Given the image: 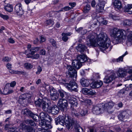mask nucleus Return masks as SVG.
I'll use <instances>...</instances> for the list:
<instances>
[{"label": "nucleus", "mask_w": 132, "mask_h": 132, "mask_svg": "<svg viewBox=\"0 0 132 132\" xmlns=\"http://www.w3.org/2000/svg\"><path fill=\"white\" fill-rule=\"evenodd\" d=\"M90 44L95 47L98 46L104 49H109L110 51L112 49V46L110 45V41L105 33L102 32L98 35L94 33H92L88 36Z\"/></svg>", "instance_id": "f257e3e1"}, {"label": "nucleus", "mask_w": 132, "mask_h": 132, "mask_svg": "<svg viewBox=\"0 0 132 132\" xmlns=\"http://www.w3.org/2000/svg\"><path fill=\"white\" fill-rule=\"evenodd\" d=\"M67 68L69 71L71 72H69L70 74V77H69V79L71 80L73 79V80L71 81L69 84L67 83H63L65 86L69 90L71 91H74L77 92V86L75 82L76 80L77 75V71L74 69L73 67L70 66L68 65L67 67Z\"/></svg>", "instance_id": "f03ea898"}, {"label": "nucleus", "mask_w": 132, "mask_h": 132, "mask_svg": "<svg viewBox=\"0 0 132 132\" xmlns=\"http://www.w3.org/2000/svg\"><path fill=\"white\" fill-rule=\"evenodd\" d=\"M128 31L123 29H119L117 28H113L111 32V36L114 38L113 42L115 44H118L123 40L126 38Z\"/></svg>", "instance_id": "7ed1b4c3"}, {"label": "nucleus", "mask_w": 132, "mask_h": 132, "mask_svg": "<svg viewBox=\"0 0 132 132\" xmlns=\"http://www.w3.org/2000/svg\"><path fill=\"white\" fill-rule=\"evenodd\" d=\"M39 119L41 120L39 122V125L44 129H50L52 128L50 124H46V122L48 121L50 122L52 120V118L47 114L44 112H41L39 115Z\"/></svg>", "instance_id": "20e7f679"}, {"label": "nucleus", "mask_w": 132, "mask_h": 132, "mask_svg": "<svg viewBox=\"0 0 132 132\" xmlns=\"http://www.w3.org/2000/svg\"><path fill=\"white\" fill-rule=\"evenodd\" d=\"M55 120L56 125L59 123L63 126H65L68 128H69L74 123L73 120L67 115H65L64 117L62 116H60L55 118Z\"/></svg>", "instance_id": "39448f33"}, {"label": "nucleus", "mask_w": 132, "mask_h": 132, "mask_svg": "<svg viewBox=\"0 0 132 132\" xmlns=\"http://www.w3.org/2000/svg\"><path fill=\"white\" fill-rule=\"evenodd\" d=\"M106 0H93L91 2L92 7H95L96 6V9L98 12L101 11V10L103 9L105 4L106 3Z\"/></svg>", "instance_id": "423d86ee"}, {"label": "nucleus", "mask_w": 132, "mask_h": 132, "mask_svg": "<svg viewBox=\"0 0 132 132\" xmlns=\"http://www.w3.org/2000/svg\"><path fill=\"white\" fill-rule=\"evenodd\" d=\"M106 73L108 75L106 76L103 79V82L105 83L108 84L113 79L117 78L113 71L108 70L106 72Z\"/></svg>", "instance_id": "0eeeda50"}, {"label": "nucleus", "mask_w": 132, "mask_h": 132, "mask_svg": "<svg viewBox=\"0 0 132 132\" xmlns=\"http://www.w3.org/2000/svg\"><path fill=\"white\" fill-rule=\"evenodd\" d=\"M28 49L26 50L25 54L27 56L29 54L33 55L35 53L38 51L40 48V47H31L30 45H28L27 46Z\"/></svg>", "instance_id": "6e6552de"}, {"label": "nucleus", "mask_w": 132, "mask_h": 132, "mask_svg": "<svg viewBox=\"0 0 132 132\" xmlns=\"http://www.w3.org/2000/svg\"><path fill=\"white\" fill-rule=\"evenodd\" d=\"M57 105L62 110H64L67 109L68 103L66 100L60 98L57 102Z\"/></svg>", "instance_id": "1a4fd4ad"}, {"label": "nucleus", "mask_w": 132, "mask_h": 132, "mask_svg": "<svg viewBox=\"0 0 132 132\" xmlns=\"http://www.w3.org/2000/svg\"><path fill=\"white\" fill-rule=\"evenodd\" d=\"M27 131L28 132H35L34 128L28 125L22 123L21 124L20 126V130Z\"/></svg>", "instance_id": "9d476101"}, {"label": "nucleus", "mask_w": 132, "mask_h": 132, "mask_svg": "<svg viewBox=\"0 0 132 132\" xmlns=\"http://www.w3.org/2000/svg\"><path fill=\"white\" fill-rule=\"evenodd\" d=\"M15 12L17 15H23L24 13V11L22 8V5L20 3L16 4L14 7Z\"/></svg>", "instance_id": "9b49d317"}, {"label": "nucleus", "mask_w": 132, "mask_h": 132, "mask_svg": "<svg viewBox=\"0 0 132 132\" xmlns=\"http://www.w3.org/2000/svg\"><path fill=\"white\" fill-rule=\"evenodd\" d=\"M117 76L119 78H124L127 75V73L125 69L122 68H119L116 72Z\"/></svg>", "instance_id": "f8f14e48"}, {"label": "nucleus", "mask_w": 132, "mask_h": 132, "mask_svg": "<svg viewBox=\"0 0 132 132\" xmlns=\"http://www.w3.org/2000/svg\"><path fill=\"white\" fill-rule=\"evenodd\" d=\"M50 90L51 99L54 101L57 99L59 98V95L56 90L52 88L50 89Z\"/></svg>", "instance_id": "ddd939ff"}, {"label": "nucleus", "mask_w": 132, "mask_h": 132, "mask_svg": "<svg viewBox=\"0 0 132 132\" xmlns=\"http://www.w3.org/2000/svg\"><path fill=\"white\" fill-rule=\"evenodd\" d=\"M102 105L100 104L94 107L93 112L94 114H99L102 111Z\"/></svg>", "instance_id": "4468645a"}, {"label": "nucleus", "mask_w": 132, "mask_h": 132, "mask_svg": "<svg viewBox=\"0 0 132 132\" xmlns=\"http://www.w3.org/2000/svg\"><path fill=\"white\" fill-rule=\"evenodd\" d=\"M114 105V103L112 102H109L105 104L104 106V110H107L108 112L110 113H112V111H108Z\"/></svg>", "instance_id": "2eb2a0df"}, {"label": "nucleus", "mask_w": 132, "mask_h": 132, "mask_svg": "<svg viewBox=\"0 0 132 132\" xmlns=\"http://www.w3.org/2000/svg\"><path fill=\"white\" fill-rule=\"evenodd\" d=\"M103 84L102 81L100 80L93 82L90 84V87L92 88H98L102 86Z\"/></svg>", "instance_id": "dca6fc26"}, {"label": "nucleus", "mask_w": 132, "mask_h": 132, "mask_svg": "<svg viewBox=\"0 0 132 132\" xmlns=\"http://www.w3.org/2000/svg\"><path fill=\"white\" fill-rule=\"evenodd\" d=\"M96 92L94 90H90L89 89L86 88H83V94L85 95H95Z\"/></svg>", "instance_id": "f3484780"}, {"label": "nucleus", "mask_w": 132, "mask_h": 132, "mask_svg": "<svg viewBox=\"0 0 132 132\" xmlns=\"http://www.w3.org/2000/svg\"><path fill=\"white\" fill-rule=\"evenodd\" d=\"M69 102L71 105V106H72L73 107H77L78 105L76 98L73 97H70L69 99Z\"/></svg>", "instance_id": "a211bd4d"}, {"label": "nucleus", "mask_w": 132, "mask_h": 132, "mask_svg": "<svg viewBox=\"0 0 132 132\" xmlns=\"http://www.w3.org/2000/svg\"><path fill=\"white\" fill-rule=\"evenodd\" d=\"M72 65L76 69H78L82 66L81 62L76 60H74L72 63Z\"/></svg>", "instance_id": "6ab92c4d"}, {"label": "nucleus", "mask_w": 132, "mask_h": 132, "mask_svg": "<svg viewBox=\"0 0 132 132\" xmlns=\"http://www.w3.org/2000/svg\"><path fill=\"white\" fill-rule=\"evenodd\" d=\"M128 114L126 111H123L120 113L118 115V118L120 120L122 121L123 119L127 118Z\"/></svg>", "instance_id": "aec40b11"}, {"label": "nucleus", "mask_w": 132, "mask_h": 132, "mask_svg": "<svg viewBox=\"0 0 132 132\" xmlns=\"http://www.w3.org/2000/svg\"><path fill=\"white\" fill-rule=\"evenodd\" d=\"M51 109V113L52 114L56 115L59 113V109L56 105L52 107Z\"/></svg>", "instance_id": "412c9836"}, {"label": "nucleus", "mask_w": 132, "mask_h": 132, "mask_svg": "<svg viewBox=\"0 0 132 132\" xmlns=\"http://www.w3.org/2000/svg\"><path fill=\"white\" fill-rule=\"evenodd\" d=\"M126 31H128V32H127V34H128L127 37V42L132 43V31H130L129 29H127Z\"/></svg>", "instance_id": "4be33fe9"}, {"label": "nucleus", "mask_w": 132, "mask_h": 132, "mask_svg": "<svg viewBox=\"0 0 132 132\" xmlns=\"http://www.w3.org/2000/svg\"><path fill=\"white\" fill-rule=\"evenodd\" d=\"M22 113L24 116H31V115H32V113L27 109H24L23 110Z\"/></svg>", "instance_id": "5701e85b"}, {"label": "nucleus", "mask_w": 132, "mask_h": 132, "mask_svg": "<svg viewBox=\"0 0 132 132\" xmlns=\"http://www.w3.org/2000/svg\"><path fill=\"white\" fill-rule=\"evenodd\" d=\"M114 5L115 8L120 9L122 7V5L120 1L118 0H115Z\"/></svg>", "instance_id": "b1692460"}, {"label": "nucleus", "mask_w": 132, "mask_h": 132, "mask_svg": "<svg viewBox=\"0 0 132 132\" xmlns=\"http://www.w3.org/2000/svg\"><path fill=\"white\" fill-rule=\"evenodd\" d=\"M125 11L127 12H129V14H132V4H128L125 6Z\"/></svg>", "instance_id": "393cba45"}, {"label": "nucleus", "mask_w": 132, "mask_h": 132, "mask_svg": "<svg viewBox=\"0 0 132 132\" xmlns=\"http://www.w3.org/2000/svg\"><path fill=\"white\" fill-rule=\"evenodd\" d=\"M25 123L27 124H30L31 126L35 127L36 128H37L36 123L31 120H27L24 121Z\"/></svg>", "instance_id": "a878e982"}, {"label": "nucleus", "mask_w": 132, "mask_h": 132, "mask_svg": "<svg viewBox=\"0 0 132 132\" xmlns=\"http://www.w3.org/2000/svg\"><path fill=\"white\" fill-rule=\"evenodd\" d=\"M42 105V108L43 110L45 112H47L48 111V110L49 109V107L48 104L47 103L44 102H43Z\"/></svg>", "instance_id": "bb28decb"}, {"label": "nucleus", "mask_w": 132, "mask_h": 132, "mask_svg": "<svg viewBox=\"0 0 132 132\" xmlns=\"http://www.w3.org/2000/svg\"><path fill=\"white\" fill-rule=\"evenodd\" d=\"M4 9L8 12H11L13 11V6L10 4H7L4 7Z\"/></svg>", "instance_id": "cd10ccee"}, {"label": "nucleus", "mask_w": 132, "mask_h": 132, "mask_svg": "<svg viewBox=\"0 0 132 132\" xmlns=\"http://www.w3.org/2000/svg\"><path fill=\"white\" fill-rule=\"evenodd\" d=\"M71 114L72 116L77 117L79 118L80 115L77 113V111L75 110L73 107L72 106H71Z\"/></svg>", "instance_id": "c85d7f7f"}, {"label": "nucleus", "mask_w": 132, "mask_h": 132, "mask_svg": "<svg viewBox=\"0 0 132 132\" xmlns=\"http://www.w3.org/2000/svg\"><path fill=\"white\" fill-rule=\"evenodd\" d=\"M10 73L12 74H16L19 75L24 74V72L22 71H16L12 70H9Z\"/></svg>", "instance_id": "c756f323"}, {"label": "nucleus", "mask_w": 132, "mask_h": 132, "mask_svg": "<svg viewBox=\"0 0 132 132\" xmlns=\"http://www.w3.org/2000/svg\"><path fill=\"white\" fill-rule=\"evenodd\" d=\"M10 88L9 83H7L5 87L4 90L3 91V94L5 95H8V89Z\"/></svg>", "instance_id": "7c9ffc66"}, {"label": "nucleus", "mask_w": 132, "mask_h": 132, "mask_svg": "<svg viewBox=\"0 0 132 132\" xmlns=\"http://www.w3.org/2000/svg\"><path fill=\"white\" fill-rule=\"evenodd\" d=\"M123 24L125 26H129L132 23V20H131L127 19L123 21Z\"/></svg>", "instance_id": "2f4dec72"}, {"label": "nucleus", "mask_w": 132, "mask_h": 132, "mask_svg": "<svg viewBox=\"0 0 132 132\" xmlns=\"http://www.w3.org/2000/svg\"><path fill=\"white\" fill-rule=\"evenodd\" d=\"M71 9V8H70V7H69L68 6H65L63 8H62L61 10H60L57 11H55V13L56 12L59 13L60 12L64 11L63 10H64V11H66L70 10Z\"/></svg>", "instance_id": "473e14b6"}, {"label": "nucleus", "mask_w": 132, "mask_h": 132, "mask_svg": "<svg viewBox=\"0 0 132 132\" xmlns=\"http://www.w3.org/2000/svg\"><path fill=\"white\" fill-rule=\"evenodd\" d=\"M90 6L88 4H87L84 7V10H83V12L85 13H88L90 9Z\"/></svg>", "instance_id": "72a5a7b5"}, {"label": "nucleus", "mask_w": 132, "mask_h": 132, "mask_svg": "<svg viewBox=\"0 0 132 132\" xmlns=\"http://www.w3.org/2000/svg\"><path fill=\"white\" fill-rule=\"evenodd\" d=\"M44 102L42 99L39 98L37 100L35 101V103L38 106H40L41 105H42Z\"/></svg>", "instance_id": "f704fd0d"}, {"label": "nucleus", "mask_w": 132, "mask_h": 132, "mask_svg": "<svg viewBox=\"0 0 132 132\" xmlns=\"http://www.w3.org/2000/svg\"><path fill=\"white\" fill-rule=\"evenodd\" d=\"M89 80H88L85 79L83 78V87H87L89 86Z\"/></svg>", "instance_id": "c9c22d12"}, {"label": "nucleus", "mask_w": 132, "mask_h": 132, "mask_svg": "<svg viewBox=\"0 0 132 132\" xmlns=\"http://www.w3.org/2000/svg\"><path fill=\"white\" fill-rule=\"evenodd\" d=\"M90 60L89 59L85 54H83V63L84 62H90Z\"/></svg>", "instance_id": "e433bc0d"}, {"label": "nucleus", "mask_w": 132, "mask_h": 132, "mask_svg": "<svg viewBox=\"0 0 132 132\" xmlns=\"http://www.w3.org/2000/svg\"><path fill=\"white\" fill-rule=\"evenodd\" d=\"M128 54V52L126 51L124 54L123 55L119 57L118 59L116 60L117 61V62H119L120 61H123V57L125 56L126 55Z\"/></svg>", "instance_id": "4c0bfd02"}, {"label": "nucleus", "mask_w": 132, "mask_h": 132, "mask_svg": "<svg viewBox=\"0 0 132 132\" xmlns=\"http://www.w3.org/2000/svg\"><path fill=\"white\" fill-rule=\"evenodd\" d=\"M58 92L59 94L60 95L61 98H63L64 96L65 95H67V93L63 90H59Z\"/></svg>", "instance_id": "58836bf2"}, {"label": "nucleus", "mask_w": 132, "mask_h": 132, "mask_svg": "<svg viewBox=\"0 0 132 132\" xmlns=\"http://www.w3.org/2000/svg\"><path fill=\"white\" fill-rule=\"evenodd\" d=\"M32 55V56H31L30 55H28L27 56L28 58H31L32 59H38L40 57L39 55L38 54H36L34 56L33 55Z\"/></svg>", "instance_id": "ea45409f"}, {"label": "nucleus", "mask_w": 132, "mask_h": 132, "mask_svg": "<svg viewBox=\"0 0 132 132\" xmlns=\"http://www.w3.org/2000/svg\"><path fill=\"white\" fill-rule=\"evenodd\" d=\"M76 49L78 52H81L82 51V44H79L78 46L76 47Z\"/></svg>", "instance_id": "a19ab883"}, {"label": "nucleus", "mask_w": 132, "mask_h": 132, "mask_svg": "<svg viewBox=\"0 0 132 132\" xmlns=\"http://www.w3.org/2000/svg\"><path fill=\"white\" fill-rule=\"evenodd\" d=\"M0 16L4 20H7L9 19V16L6 14H3L2 13H0Z\"/></svg>", "instance_id": "79ce46f5"}, {"label": "nucleus", "mask_w": 132, "mask_h": 132, "mask_svg": "<svg viewBox=\"0 0 132 132\" xmlns=\"http://www.w3.org/2000/svg\"><path fill=\"white\" fill-rule=\"evenodd\" d=\"M24 67L27 69H31L32 67V65L29 63H25L24 64Z\"/></svg>", "instance_id": "37998d69"}, {"label": "nucleus", "mask_w": 132, "mask_h": 132, "mask_svg": "<svg viewBox=\"0 0 132 132\" xmlns=\"http://www.w3.org/2000/svg\"><path fill=\"white\" fill-rule=\"evenodd\" d=\"M50 42L52 46L54 47H56V42L53 39H51L50 40Z\"/></svg>", "instance_id": "c03bdc74"}, {"label": "nucleus", "mask_w": 132, "mask_h": 132, "mask_svg": "<svg viewBox=\"0 0 132 132\" xmlns=\"http://www.w3.org/2000/svg\"><path fill=\"white\" fill-rule=\"evenodd\" d=\"M125 69L127 73H128L130 74L132 73V67H128L127 69Z\"/></svg>", "instance_id": "a18cd8bd"}, {"label": "nucleus", "mask_w": 132, "mask_h": 132, "mask_svg": "<svg viewBox=\"0 0 132 132\" xmlns=\"http://www.w3.org/2000/svg\"><path fill=\"white\" fill-rule=\"evenodd\" d=\"M27 97V96L26 94H22L19 97V100H24Z\"/></svg>", "instance_id": "49530a36"}, {"label": "nucleus", "mask_w": 132, "mask_h": 132, "mask_svg": "<svg viewBox=\"0 0 132 132\" xmlns=\"http://www.w3.org/2000/svg\"><path fill=\"white\" fill-rule=\"evenodd\" d=\"M109 16L110 18H112V19L114 20H117L118 19L117 18V17L116 16L114 15L113 14L110 13L109 14Z\"/></svg>", "instance_id": "de8ad7c7"}, {"label": "nucleus", "mask_w": 132, "mask_h": 132, "mask_svg": "<svg viewBox=\"0 0 132 132\" xmlns=\"http://www.w3.org/2000/svg\"><path fill=\"white\" fill-rule=\"evenodd\" d=\"M125 93V90L123 89H121L118 93V95L120 97H121Z\"/></svg>", "instance_id": "09e8293b"}, {"label": "nucleus", "mask_w": 132, "mask_h": 132, "mask_svg": "<svg viewBox=\"0 0 132 132\" xmlns=\"http://www.w3.org/2000/svg\"><path fill=\"white\" fill-rule=\"evenodd\" d=\"M11 58L8 57L6 56L3 57L2 59V61L4 62H8L11 61Z\"/></svg>", "instance_id": "8fccbe9b"}, {"label": "nucleus", "mask_w": 132, "mask_h": 132, "mask_svg": "<svg viewBox=\"0 0 132 132\" xmlns=\"http://www.w3.org/2000/svg\"><path fill=\"white\" fill-rule=\"evenodd\" d=\"M62 35L63 36L62 37V40L64 42H66L68 39V37L66 36H65L64 33H63L62 34Z\"/></svg>", "instance_id": "3c124183"}, {"label": "nucleus", "mask_w": 132, "mask_h": 132, "mask_svg": "<svg viewBox=\"0 0 132 132\" xmlns=\"http://www.w3.org/2000/svg\"><path fill=\"white\" fill-rule=\"evenodd\" d=\"M93 79H99L100 78V76L99 74L98 73H94L93 75Z\"/></svg>", "instance_id": "603ef678"}, {"label": "nucleus", "mask_w": 132, "mask_h": 132, "mask_svg": "<svg viewBox=\"0 0 132 132\" xmlns=\"http://www.w3.org/2000/svg\"><path fill=\"white\" fill-rule=\"evenodd\" d=\"M32 115L31 116V117L35 120H37L38 118L39 119V116L36 114H35L33 113H32Z\"/></svg>", "instance_id": "864d4df0"}, {"label": "nucleus", "mask_w": 132, "mask_h": 132, "mask_svg": "<svg viewBox=\"0 0 132 132\" xmlns=\"http://www.w3.org/2000/svg\"><path fill=\"white\" fill-rule=\"evenodd\" d=\"M46 23L47 25H50L51 24L52 25L54 24V22L52 20L50 19L46 21Z\"/></svg>", "instance_id": "5fc2aeb1"}, {"label": "nucleus", "mask_w": 132, "mask_h": 132, "mask_svg": "<svg viewBox=\"0 0 132 132\" xmlns=\"http://www.w3.org/2000/svg\"><path fill=\"white\" fill-rule=\"evenodd\" d=\"M16 84V82L15 81H13L11 82L10 84L9 83L10 88V87H14L15 86Z\"/></svg>", "instance_id": "6e6d98bb"}, {"label": "nucleus", "mask_w": 132, "mask_h": 132, "mask_svg": "<svg viewBox=\"0 0 132 132\" xmlns=\"http://www.w3.org/2000/svg\"><path fill=\"white\" fill-rule=\"evenodd\" d=\"M42 71V69L41 67L40 66H38L37 67V71L36 72L37 74H39Z\"/></svg>", "instance_id": "4d7b16f0"}, {"label": "nucleus", "mask_w": 132, "mask_h": 132, "mask_svg": "<svg viewBox=\"0 0 132 132\" xmlns=\"http://www.w3.org/2000/svg\"><path fill=\"white\" fill-rule=\"evenodd\" d=\"M76 131L77 132H82V128L79 127L75 128Z\"/></svg>", "instance_id": "13d9d810"}, {"label": "nucleus", "mask_w": 132, "mask_h": 132, "mask_svg": "<svg viewBox=\"0 0 132 132\" xmlns=\"http://www.w3.org/2000/svg\"><path fill=\"white\" fill-rule=\"evenodd\" d=\"M9 131L10 132H18L17 131H16V128H10L9 129Z\"/></svg>", "instance_id": "bf43d9fd"}, {"label": "nucleus", "mask_w": 132, "mask_h": 132, "mask_svg": "<svg viewBox=\"0 0 132 132\" xmlns=\"http://www.w3.org/2000/svg\"><path fill=\"white\" fill-rule=\"evenodd\" d=\"M69 5L71 6V7L70 8H71V9L75 6L76 5V3L75 2L69 3Z\"/></svg>", "instance_id": "052dcab7"}, {"label": "nucleus", "mask_w": 132, "mask_h": 132, "mask_svg": "<svg viewBox=\"0 0 132 132\" xmlns=\"http://www.w3.org/2000/svg\"><path fill=\"white\" fill-rule=\"evenodd\" d=\"M84 102L87 104L90 105L91 104V101L89 99H86L84 101Z\"/></svg>", "instance_id": "680f3d73"}, {"label": "nucleus", "mask_w": 132, "mask_h": 132, "mask_svg": "<svg viewBox=\"0 0 132 132\" xmlns=\"http://www.w3.org/2000/svg\"><path fill=\"white\" fill-rule=\"evenodd\" d=\"M8 41L9 43L11 44L14 43L15 42L14 40L11 38H9L8 40Z\"/></svg>", "instance_id": "e2e57ef3"}, {"label": "nucleus", "mask_w": 132, "mask_h": 132, "mask_svg": "<svg viewBox=\"0 0 132 132\" xmlns=\"http://www.w3.org/2000/svg\"><path fill=\"white\" fill-rule=\"evenodd\" d=\"M46 53V51L45 50L43 49L41 50L40 51V54L45 55Z\"/></svg>", "instance_id": "0e129e2a"}, {"label": "nucleus", "mask_w": 132, "mask_h": 132, "mask_svg": "<svg viewBox=\"0 0 132 132\" xmlns=\"http://www.w3.org/2000/svg\"><path fill=\"white\" fill-rule=\"evenodd\" d=\"M82 59V56L81 55H78L77 57V60L80 62L81 60Z\"/></svg>", "instance_id": "69168bd1"}, {"label": "nucleus", "mask_w": 132, "mask_h": 132, "mask_svg": "<svg viewBox=\"0 0 132 132\" xmlns=\"http://www.w3.org/2000/svg\"><path fill=\"white\" fill-rule=\"evenodd\" d=\"M46 40V39L44 37H43L42 36H41L40 37V42L41 43L45 41Z\"/></svg>", "instance_id": "338daca9"}, {"label": "nucleus", "mask_w": 132, "mask_h": 132, "mask_svg": "<svg viewBox=\"0 0 132 132\" xmlns=\"http://www.w3.org/2000/svg\"><path fill=\"white\" fill-rule=\"evenodd\" d=\"M25 88L24 87H21L19 89V90L20 91L23 93L25 92Z\"/></svg>", "instance_id": "774afa93"}]
</instances>
